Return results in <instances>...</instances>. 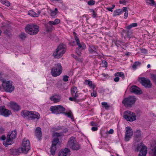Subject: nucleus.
Listing matches in <instances>:
<instances>
[{
    "label": "nucleus",
    "instance_id": "nucleus-1",
    "mask_svg": "<svg viewBox=\"0 0 156 156\" xmlns=\"http://www.w3.org/2000/svg\"><path fill=\"white\" fill-rule=\"evenodd\" d=\"M2 87L5 91L11 93L15 89V87L12 85V82L11 80L7 81L6 80H2Z\"/></svg>",
    "mask_w": 156,
    "mask_h": 156
},
{
    "label": "nucleus",
    "instance_id": "nucleus-2",
    "mask_svg": "<svg viewBox=\"0 0 156 156\" xmlns=\"http://www.w3.org/2000/svg\"><path fill=\"white\" fill-rule=\"evenodd\" d=\"M25 30L27 33L30 35H35L39 31V27L35 24H28L25 27Z\"/></svg>",
    "mask_w": 156,
    "mask_h": 156
},
{
    "label": "nucleus",
    "instance_id": "nucleus-3",
    "mask_svg": "<svg viewBox=\"0 0 156 156\" xmlns=\"http://www.w3.org/2000/svg\"><path fill=\"white\" fill-rule=\"evenodd\" d=\"M21 115L24 117H28V118L33 119H39L40 118L39 114L35 112L23 110L21 111Z\"/></svg>",
    "mask_w": 156,
    "mask_h": 156
},
{
    "label": "nucleus",
    "instance_id": "nucleus-4",
    "mask_svg": "<svg viewBox=\"0 0 156 156\" xmlns=\"http://www.w3.org/2000/svg\"><path fill=\"white\" fill-rule=\"evenodd\" d=\"M137 98L134 96H129L124 99L122 101V104L126 107H131L133 105Z\"/></svg>",
    "mask_w": 156,
    "mask_h": 156
},
{
    "label": "nucleus",
    "instance_id": "nucleus-5",
    "mask_svg": "<svg viewBox=\"0 0 156 156\" xmlns=\"http://www.w3.org/2000/svg\"><path fill=\"white\" fill-rule=\"evenodd\" d=\"M16 135L17 132L16 129L9 132L7 136L6 141L3 143L5 147H7L8 145L12 144L13 143V140L16 137Z\"/></svg>",
    "mask_w": 156,
    "mask_h": 156
},
{
    "label": "nucleus",
    "instance_id": "nucleus-6",
    "mask_svg": "<svg viewBox=\"0 0 156 156\" xmlns=\"http://www.w3.org/2000/svg\"><path fill=\"white\" fill-rule=\"evenodd\" d=\"M62 67L60 63L55 64V66L51 69V74L53 76H59L62 72Z\"/></svg>",
    "mask_w": 156,
    "mask_h": 156
},
{
    "label": "nucleus",
    "instance_id": "nucleus-7",
    "mask_svg": "<svg viewBox=\"0 0 156 156\" xmlns=\"http://www.w3.org/2000/svg\"><path fill=\"white\" fill-rule=\"evenodd\" d=\"M30 148V141L27 139L24 138L23 140L22 146L21 148L23 153H26Z\"/></svg>",
    "mask_w": 156,
    "mask_h": 156
},
{
    "label": "nucleus",
    "instance_id": "nucleus-8",
    "mask_svg": "<svg viewBox=\"0 0 156 156\" xmlns=\"http://www.w3.org/2000/svg\"><path fill=\"white\" fill-rule=\"evenodd\" d=\"M124 118L127 121L132 122L136 120V116L135 113L127 111L125 112Z\"/></svg>",
    "mask_w": 156,
    "mask_h": 156
},
{
    "label": "nucleus",
    "instance_id": "nucleus-9",
    "mask_svg": "<svg viewBox=\"0 0 156 156\" xmlns=\"http://www.w3.org/2000/svg\"><path fill=\"white\" fill-rule=\"evenodd\" d=\"M60 22V20L58 19H55L54 21H49L48 24L45 25L47 31L49 32L52 31L54 29L53 25H56L59 23Z\"/></svg>",
    "mask_w": 156,
    "mask_h": 156
},
{
    "label": "nucleus",
    "instance_id": "nucleus-10",
    "mask_svg": "<svg viewBox=\"0 0 156 156\" xmlns=\"http://www.w3.org/2000/svg\"><path fill=\"white\" fill-rule=\"evenodd\" d=\"M147 147L141 144H138L136 145V150L137 151L140 150L139 156H146L147 152Z\"/></svg>",
    "mask_w": 156,
    "mask_h": 156
},
{
    "label": "nucleus",
    "instance_id": "nucleus-11",
    "mask_svg": "<svg viewBox=\"0 0 156 156\" xmlns=\"http://www.w3.org/2000/svg\"><path fill=\"white\" fill-rule=\"evenodd\" d=\"M133 132L132 129L129 126L126 128L125 139L126 141H128L133 135Z\"/></svg>",
    "mask_w": 156,
    "mask_h": 156
},
{
    "label": "nucleus",
    "instance_id": "nucleus-12",
    "mask_svg": "<svg viewBox=\"0 0 156 156\" xmlns=\"http://www.w3.org/2000/svg\"><path fill=\"white\" fill-rule=\"evenodd\" d=\"M59 140L58 138H55L52 142V144L50 147V152L51 154H55L56 150V145L58 143Z\"/></svg>",
    "mask_w": 156,
    "mask_h": 156
},
{
    "label": "nucleus",
    "instance_id": "nucleus-13",
    "mask_svg": "<svg viewBox=\"0 0 156 156\" xmlns=\"http://www.w3.org/2000/svg\"><path fill=\"white\" fill-rule=\"evenodd\" d=\"M73 34H75V35H74V38L77 45L78 46V48L79 49H81L82 50L85 49L86 48V47L85 44L83 42L80 43L78 37L76 35V34L75 32H74Z\"/></svg>",
    "mask_w": 156,
    "mask_h": 156
},
{
    "label": "nucleus",
    "instance_id": "nucleus-14",
    "mask_svg": "<svg viewBox=\"0 0 156 156\" xmlns=\"http://www.w3.org/2000/svg\"><path fill=\"white\" fill-rule=\"evenodd\" d=\"M0 109L2 112V115L5 117H8L11 114V111L6 109L5 106L4 105L0 106Z\"/></svg>",
    "mask_w": 156,
    "mask_h": 156
},
{
    "label": "nucleus",
    "instance_id": "nucleus-15",
    "mask_svg": "<svg viewBox=\"0 0 156 156\" xmlns=\"http://www.w3.org/2000/svg\"><path fill=\"white\" fill-rule=\"evenodd\" d=\"M140 83L143 86L146 88H151L152 86L150 80L144 78H142Z\"/></svg>",
    "mask_w": 156,
    "mask_h": 156
},
{
    "label": "nucleus",
    "instance_id": "nucleus-16",
    "mask_svg": "<svg viewBox=\"0 0 156 156\" xmlns=\"http://www.w3.org/2000/svg\"><path fill=\"white\" fill-rule=\"evenodd\" d=\"M70 151L68 148L61 149L58 153V156H69Z\"/></svg>",
    "mask_w": 156,
    "mask_h": 156
},
{
    "label": "nucleus",
    "instance_id": "nucleus-17",
    "mask_svg": "<svg viewBox=\"0 0 156 156\" xmlns=\"http://www.w3.org/2000/svg\"><path fill=\"white\" fill-rule=\"evenodd\" d=\"M130 91L131 92L133 93L136 94H141L142 93V92L140 89L135 85L131 86L130 88Z\"/></svg>",
    "mask_w": 156,
    "mask_h": 156
},
{
    "label": "nucleus",
    "instance_id": "nucleus-18",
    "mask_svg": "<svg viewBox=\"0 0 156 156\" xmlns=\"http://www.w3.org/2000/svg\"><path fill=\"white\" fill-rule=\"evenodd\" d=\"M76 142V138L73 136L71 137L68 141L67 146L70 148Z\"/></svg>",
    "mask_w": 156,
    "mask_h": 156
},
{
    "label": "nucleus",
    "instance_id": "nucleus-19",
    "mask_svg": "<svg viewBox=\"0 0 156 156\" xmlns=\"http://www.w3.org/2000/svg\"><path fill=\"white\" fill-rule=\"evenodd\" d=\"M57 49L58 50L59 53H60V54L62 56L66 51V48L62 44H60L58 46Z\"/></svg>",
    "mask_w": 156,
    "mask_h": 156
},
{
    "label": "nucleus",
    "instance_id": "nucleus-20",
    "mask_svg": "<svg viewBox=\"0 0 156 156\" xmlns=\"http://www.w3.org/2000/svg\"><path fill=\"white\" fill-rule=\"evenodd\" d=\"M71 94L72 97H78L79 95L77 93L78 90L76 87H74L71 89Z\"/></svg>",
    "mask_w": 156,
    "mask_h": 156
},
{
    "label": "nucleus",
    "instance_id": "nucleus-21",
    "mask_svg": "<svg viewBox=\"0 0 156 156\" xmlns=\"http://www.w3.org/2000/svg\"><path fill=\"white\" fill-rule=\"evenodd\" d=\"M35 136L40 140L42 136V133L41 130V128L39 127H37L35 131Z\"/></svg>",
    "mask_w": 156,
    "mask_h": 156
},
{
    "label": "nucleus",
    "instance_id": "nucleus-22",
    "mask_svg": "<svg viewBox=\"0 0 156 156\" xmlns=\"http://www.w3.org/2000/svg\"><path fill=\"white\" fill-rule=\"evenodd\" d=\"M50 12V16L53 18H55L56 17V15L58 12V9L57 8H55L54 10L50 9L49 10Z\"/></svg>",
    "mask_w": 156,
    "mask_h": 156
},
{
    "label": "nucleus",
    "instance_id": "nucleus-23",
    "mask_svg": "<svg viewBox=\"0 0 156 156\" xmlns=\"http://www.w3.org/2000/svg\"><path fill=\"white\" fill-rule=\"evenodd\" d=\"M97 47L96 48L95 46H89L88 48V50L90 53L91 54H95L96 53L97 55H99V54L97 52Z\"/></svg>",
    "mask_w": 156,
    "mask_h": 156
},
{
    "label": "nucleus",
    "instance_id": "nucleus-24",
    "mask_svg": "<svg viewBox=\"0 0 156 156\" xmlns=\"http://www.w3.org/2000/svg\"><path fill=\"white\" fill-rule=\"evenodd\" d=\"M61 99L60 96L59 95H55L50 98V99L55 103H57L59 102Z\"/></svg>",
    "mask_w": 156,
    "mask_h": 156
},
{
    "label": "nucleus",
    "instance_id": "nucleus-25",
    "mask_svg": "<svg viewBox=\"0 0 156 156\" xmlns=\"http://www.w3.org/2000/svg\"><path fill=\"white\" fill-rule=\"evenodd\" d=\"M10 105L11 108L17 111L20 109V107L16 103L11 102L10 103Z\"/></svg>",
    "mask_w": 156,
    "mask_h": 156
},
{
    "label": "nucleus",
    "instance_id": "nucleus-26",
    "mask_svg": "<svg viewBox=\"0 0 156 156\" xmlns=\"http://www.w3.org/2000/svg\"><path fill=\"white\" fill-rule=\"evenodd\" d=\"M58 114L63 113L66 110L65 108L62 105H58L57 106Z\"/></svg>",
    "mask_w": 156,
    "mask_h": 156
},
{
    "label": "nucleus",
    "instance_id": "nucleus-27",
    "mask_svg": "<svg viewBox=\"0 0 156 156\" xmlns=\"http://www.w3.org/2000/svg\"><path fill=\"white\" fill-rule=\"evenodd\" d=\"M134 138L136 140L138 141V139H140L141 137V132L139 130H137L134 133Z\"/></svg>",
    "mask_w": 156,
    "mask_h": 156
},
{
    "label": "nucleus",
    "instance_id": "nucleus-28",
    "mask_svg": "<svg viewBox=\"0 0 156 156\" xmlns=\"http://www.w3.org/2000/svg\"><path fill=\"white\" fill-rule=\"evenodd\" d=\"M60 54V53H59L58 50L56 49L55 51L53 52L52 55L54 58H58L62 56V55Z\"/></svg>",
    "mask_w": 156,
    "mask_h": 156
},
{
    "label": "nucleus",
    "instance_id": "nucleus-29",
    "mask_svg": "<svg viewBox=\"0 0 156 156\" xmlns=\"http://www.w3.org/2000/svg\"><path fill=\"white\" fill-rule=\"evenodd\" d=\"M80 145L77 143V141L75 143V144L73 145L70 148L73 150L77 151L80 148Z\"/></svg>",
    "mask_w": 156,
    "mask_h": 156
},
{
    "label": "nucleus",
    "instance_id": "nucleus-30",
    "mask_svg": "<svg viewBox=\"0 0 156 156\" xmlns=\"http://www.w3.org/2000/svg\"><path fill=\"white\" fill-rule=\"evenodd\" d=\"M78 97H69V100L70 101H74L76 102H78L82 100H83L85 99V98H84L83 99H80L77 98Z\"/></svg>",
    "mask_w": 156,
    "mask_h": 156
},
{
    "label": "nucleus",
    "instance_id": "nucleus-31",
    "mask_svg": "<svg viewBox=\"0 0 156 156\" xmlns=\"http://www.w3.org/2000/svg\"><path fill=\"white\" fill-rule=\"evenodd\" d=\"M63 114L67 116L68 117L70 118L73 121H74L73 116L72 114V112L71 111L68 112H64L63 113Z\"/></svg>",
    "mask_w": 156,
    "mask_h": 156
},
{
    "label": "nucleus",
    "instance_id": "nucleus-32",
    "mask_svg": "<svg viewBox=\"0 0 156 156\" xmlns=\"http://www.w3.org/2000/svg\"><path fill=\"white\" fill-rule=\"evenodd\" d=\"M50 110L51 112L52 113L58 114L57 106H51L50 108Z\"/></svg>",
    "mask_w": 156,
    "mask_h": 156
},
{
    "label": "nucleus",
    "instance_id": "nucleus-33",
    "mask_svg": "<svg viewBox=\"0 0 156 156\" xmlns=\"http://www.w3.org/2000/svg\"><path fill=\"white\" fill-rule=\"evenodd\" d=\"M123 13L122 10V9H119L115 10L114 11L113 15L114 16L120 15Z\"/></svg>",
    "mask_w": 156,
    "mask_h": 156
},
{
    "label": "nucleus",
    "instance_id": "nucleus-34",
    "mask_svg": "<svg viewBox=\"0 0 156 156\" xmlns=\"http://www.w3.org/2000/svg\"><path fill=\"white\" fill-rule=\"evenodd\" d=\"M28 14L30 16L33 17H37L39 16V14H37L33 10H30L28 12Z\"/></svg>",
    "mask_w": 156,
    "mask_h": 156
},
{
    "label": "nucleus",
    "instance_id": "nucleus-35",
    "mask_svg": "<svg viewBox=\"0 0 156 156\" xmlns=\"http://www.w3.org/2000/svg\"><path fill=\"white\" fill-rule=\"evenodd\" d=\"M114 76H119L121 77L123 79H124L125 77L124 73L122 72H117L115 73L114 74Z\"/></svg>",
    "mask_w": 156,
    "mask_h": 156
},
{
    "label": "nucleus",
    "instance_id": "nucleus-36",
    "mask_svg": "<svg viewBox=\"0 0 156 156\" xmlns=\"http://www.w3.org/2000/svg\"><path fill=\"white\" fill-rule=\"evenodd\" d=\"M137 24L136 23H133L130 24V25L128 26L126 28L128 30H129L131 28L133 27H137Z\"/></svg>",
    "mask_w": 156,
    "mask_h": 156
},
{
    "label": "nucleus",
    "instance_id": "nucleus-37",
    "mask_svg": "<svg viewBox=\"0 0 156 156\" xmlns=\"http://www.w3.org/2000/svg\"><path fill=\"white\" fill-rule=\"evenodd\" d=\"M1 2L2 4L7 6L9 7L10 5V2L6 0H2Z\"/></svg>",
    "mask_w": 156,
    "mask_h": 156
},
{
    "label": "nucleus",
    "instance_id": "nucleus-38",
    "mask_svg": "<svg viewBox=\"0 0 156 156\" xmlns=\"http://www.w3.org/2000/svg\"><path fill=\"white\" fill-rule=\"evenodd\" d=\"M141 65V63L139 62H136L133 65L132 67L134 69H136L137 68V67L138 66Z\"/></svg>",
    "mask_w": 156,
    "mask_h": 156
},
{
    "label": "nucleus",
    "instance_id": "nucleus-39",
    "mask_svg": "<svg viewBox=\"0 0 156 156\" xmlns=\"http://www.w3.org/2000/svg\"><path fill=\"white\" fill-rule=\"evenodd\" d=\"M101 104L102 106V107L106 109H108L110 107V106L107 102H102Z\"/></svg>",
    "mask_w": 156,
    "mask_h": 156
},
{
    "label": "nucleus",
    "instance_id": "nucleus-40",
    "mask_svg": "<svg viewBox=\"0 0 156 156\" xmlns=\"http://www.w3.org/2000/svg\"><path fill=\"white\" fill-rule=\"evenodd\" d=\"M149 2L148 0H146V3L147 5L153 6L154 4V0H149Z\"/></svg>",
    "mask_w": 156,
    "mask_h": 156
},
{
    "label": "nucleus",
    "instance_id": "nucleus-41",
    "mask_svg": "<svg viewBox=\"0 0 156 156\" xmlns=\"http://www.w3.org/2000/svg\"><path fill=\"white\" fill-rule=\"evenodd\" d=\"M20 38L23 40H24L26 37V34L24 33H22L20 35Z\"/></svg>",
    "mask_w": 156,
    "mask_h": 156
},
{
    "label": "nucleus",
    "instance_id": "nucleus-42",
    "mask_svg": "<svg viewBox=\"0 0 156 156\" xmlns=\"http://www.w3.org/2000/svg\"><path fill=\"white\" fill-rule=\"evenodd\" d=\"M88 85L91 88H92L93 89H94L95 88V86L93 84L92 81H91L90 80Z\"/></svg>",
    "mask_w": 156,
    "mask_h": 156
},
{
    "label": "nucleus",
    "instance_id": "nucleus-43",
    "mask_svg": "<svg viewBox=\"0 0 156 156\" xmlns=\"http://www.w3.org/2000/svg\"><path fill=\"white\" fill-rule=\"evenodd\" d=\"M115 5H112V7H107L106 9L107 10H108L109 11L112 12H113V9L115 7Z\"/></svg>",
    "mask_w": 156,
    "mask_h": 156
},
{
    "label": "nucleus",
    "instance_id": "nucleus-44",
    "mask_svg": "<svg viewBox=\"0 0 156 156\" xmlns=\"http://www.w3.org/2000/svg\"><path fill=\"white\" fill-rule=\"evenodd\" d=\"M127 37L129 38H130L132 36V32L129 30L127 31L126 32Z\"/></svg>",
    "mask_w": 156,
    "mask_h": 156
},
{
    "label": "nucleus",
    "instance_id": "nucleus-45",
    "mask_svg": "<svg viewBox=\"0 0 156 156\" xmlns=\"http://www.w3.org/2000/svg\"><path fill=\"white\" fill-rule=\"evenodd\" d=\"M95 1L93 0H90L88 1V4L89 5H93L95 4Z\"/></svg>",
    "mask_w": 156,
    "mask_h": 156
},
{
    "label": "nucleus",
    "instance_id": "nucleus-46",
    "mask_svg": "<svg viewBox=\"0 0 156 156\" xmlns=\"http://www.w3.org/2000/svg\"><path fill=\"white\" fill-rule=\"evenodd\" d=\"M91 97H96L97 96V94L96 92L94 90L93 92L91 93Z\"/></svg>",
    "mask_w": 156,
    "mask_h": 156
},
{
    "label": "nucleus",
    "instance_id": "nucleus-47",
    "mask_svg": "<svg viewBox=\"0 0 156 156\" xmlns=\"http://www.w3.org/2000/svg\"><path fill=\"white\" fill-rule=\"evenodd\" d=\"M69 78V76H67L65 75L63 76V79L64 81L66 82L68 80V78Z\"/></svg>",
    "mask_w": 156,
    "mask_h": 156
},
{
    "label": "nucleus",
    "instance_id": "nucleus-48",
    "mask_svg": "<svg viewBox=\"0 0 156 156\" xmlns=\"http://www.w3.org/2000/svg\"><path fill=\"white\" fill-rule=\"evenodd\" d=\"M91 12L93 13V17H96L97 16V15L96 12L93 9L91 10Z\"/></svg>",
    "mask_w": 156,
    "mask_h": 156
},
{
    "label": "nucleus",
    "instance_id": "nucleus-49",
    "mask_svg": "<svg viewBox=\"0 0 156 156\" xmlns=\"http://www.w3.org/2000/svg\"><path fill=\"white\" fill-rule=\"evenodd\" d=\"M76 53L77 55L79 56H80L81 54V51L79 50V49L77 48L76 50Z\"/></svg>",
    "mask_w": 156,
    "mask_h": 156
},
{
    "label": "nucleus",
    "instance_id": "nucleus-50",
    "mask_svg": "<svg viewBox=\"0 0 156 156\" xmlns=\"http://www.w3.org/2000/svg\"><path fill=\"white\" fill-rule=\"evenodd\" d=\"M71 56L73 57V58H74L76 60H78V58L77 56L74 55L73 54H71Z\"/></svg>",
    "mask_w": 156,
    "mask_h": 156
},
{
    "label": "nucleus",
    "instance_id": "nucleus-51",
    "mask_svg": "<svg viewBox=\"0 0 156 156\" xmlns=\"http://www.w3.org/2000/svg\"><path fill=\"white\" fill-rule=\"evenodd\" d=\"M119 3L120 4H123V5H126V2L125 0L119 1Z\"/></svg>",
    "mask_w": 156,
    "mask_h": 156
},
{
    "label": "nucleus",
    "instance_id": "nucleus-52",
    "mask_svg": "<svg viewBox=\"0 0 156 156\" xmlns=\"http://www.w3.org/2000/svg\"><path fill=\"white\" fill-rule=\"evenodd\" d=\"M54 136H56L57 137H59L61 135L60 133L56 132L54 134Z\"/></svg>",
    "mask_w": 156,
    "mask_h": 156
},
{
    "label": "nucleus",
    "instance_id": "nucleus-53",
    "mask_svg": "<svg viewBox=\"0 0 156 156\" xmlns=\"http://www.w3.org/2000/svg\"><path fill=\"white\" fill-rule=\"evenodd\" d=\"M122 10L123 12H128L127 10V7H123L122 8Z\"/></svg>",
    "mask_w": 156,
    "mask_h": 156
},
{
    "label": "nucleus",
    "instance_id": "nucleus-54",
    "mask_svg": "<svg viewBox=\"0 0 156 156\" xmlns=\"http://www.w3.org/2000/svg\"><path fill=\"white\" fill-rule=\"evenodd\" d=\"M98 129V128H97V127H93L91 128V130L93 131H96Z\"/></svg>",
    "mask_w": 156,
    "mask_h": 156
},
{
    "label": "nucleus",
    "instance_id": "nucleus-55",
    "mask_svg": "<svg viewBox=\"0 0 156 156\" xmlns=\"http://www.w3.org/2000/svg\"><path fill=\"white\" fill-rule=\"evenodd\" d=\"M128 12H125V13H124V18L125 19H126L127 18V17H128Z\"/></svg>",
    "mask_w": 156,
    "mask_h": 156
},
{
    "label": "nucleus",
    "instance_id": "nucleus-56",
    "mask_svg": "<svg viewBox=\"0 0 156 156\" xmlns=\"http://www.w3.org/2000/svg\"><path fill=\"white\" fill-rule=\"evenodd\" d=\"M119 78L117 76L114 78V81L116 82H118L119 80Z\"/></svg>",
    "mask_w": 156,
    "mask_h": 156
},
{
    "label": "nucleus",
    "instance_id": "nucleus-57",
    "mask_svg": "<svg viewBox=\"0 0 156 156\" xmlns=\"http://www.w3.org/2000/svg\"><path fill=\"white\" fill-rule=\"evenodd\" d=\"M114 132V130L112 129H111L108 131V133L109 134H112Z\"/></svg>",
    "mask_w": 156,
    "mask_h": 156
},
{
    "label": "nucleus",
    "instance_id": "nucleus-58",
    "mask_svg": "<svg viewBox=\"0 0 156 156\" xmlns=\"http://www.w3.org/2000/svg\"><path fill=\"white\" fill-rule=\"evenodd\" d=\"M90 124L91 126H94L96 125V123L93 121L91 122L90 123Z\"/></svg>",
    "mask_w": 156,
    "mask_h": 156
},
{
    "label": "nucleus",
    "instance_id": "nucleus-59",
    "mask_svg": "<svg viewBox=\"0 0 156 156\" xmlns=\"http://www.w3.org/2000/svg\"><path fill=\"white\" fill-rule=\"evenodd\" d=\"M6 139L5 136L4 135L0 137V139L2 140H5Z\"/></svg>",
    "mask_w": 156,
    "mask_h": 156
},
{
    "label": "nucleus",
    "instance_id": "nucleus-60",
    "mask_svg": "<svg viewBox=\"0 0 156 156\" xmlns=\"http://www.w3.org/2000/svg\"><path fill=\"white\" fill-rule=\"evenodd\" d=\"M4 131V128L2 127H0V133H3Z\"/></svg>",
    "mask_w": 156,
    "mask_h": 156
},
{
    "label": "nucleus",
    "instance_id": "nucleus-61",
    "mask_svg": "<svg viewBox=\"0 0 156 156\" xmlns=\"http://www.w3.org/2000/svg\"><path fill=\"white\" fill-rule=\"evenodd\" d=\"M152 151L154 153L155 156H156V147L152 150Z\"/></svg>",
    "mask_w": 156,
    "mask_h": 156
},
{
    "label": "nucleus",
    "instance_id": "nucleus-62",
    "mask_svg": "<svg viewBox=\"0 0 156 156\" xmlns=\"http://www.w3.org/2000/svg\"><path fill=\"white\" fill-rule=\"evenodd\" d=\"M152 79L155 82V83H156V76L155 75H153L152 76Z\"/></svg>",
    "mask_w": 156,
    "mask_h": 156
},
{
    "label": "nucleus",
    "instance_id": "nucleus-63",
    "mask_svg": "<svg viewBox=\"0 0 156 156\" xmlns=\"http://www.w3.org/2000/svg\"><path fill=\"white\" fill-rule=\"evenodd\" d=\"M103 64H104V66L105 67H107V66L108 63L106 61H105L103 62Z\"/></svg>",
    "mask_w": 156,
    "mask_h": 156
},
{
    "label": "nucleus",
    "instance_id": "nucleus-64",
    "mask_svg": "<svg viewBox=\"0 0 156 156\" xmlns=\"http://www.w3.org/2000/svg\"><path fill=\"white\" fill-rule=\"evenodd\" d=\"M141 51L142 53H146L147 52V50L144 49H142L141 50Z\"/></svg>",
    "mask_w": 156,
    "mask_h": 156
}]
</instances>
